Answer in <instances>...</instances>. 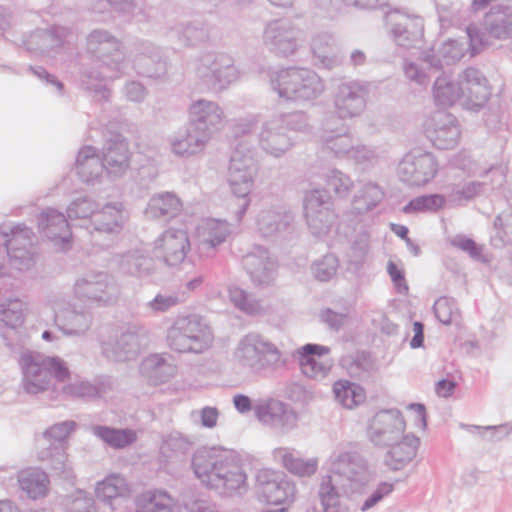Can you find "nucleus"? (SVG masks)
Wrapping results in <instances>:
<instances>
[{"instance_id":"nucleus-1","label":"nucleus","mask_w":512,"mask_h":512,"mask_svg":"<svg viewBox=\"0 0 512 512\" xmlns=\"http://www.w3.org/2000/svg\"><path fill=\"white\" fill-rule=\"evenodd\" d=\"M25 389L29 393H38L49 387L52 381L66 382L70 372L65 363L55 357H47L36 363L29 361L24 368Z\"/></svg>"},{"instance_id":"nucleus-30","label":"nucleus","mask_w":512,"mask_h":512,"mask_svg":"<svg viewBox=\"0 0 512 512\" xmlns=\"http://www.w3.org/2000/svg\"><path fill=\"white\" fill-rule=\"evenodd\" d=\"M336 272V267L334 263L326 264L325 262L319 263L316 266V277L321 280L325 281L328 278H330L332 275H334Z\"/></svg>"},{"instance_id":"nucleus-23","label":"nucleus","mask_w":512,"mask_h":512,"mask_svg":"<svg viewBox=\"0 0 512 512\" xmlns=\"http://www.w3.org/2000/svg\"><path fill=\"white\" fill-rule=\"evenodd\" d=\"M387 271L392 281L399 288L400 291H406L408 289L405 282L403 271L397 266L396 263H394L393 261H389L387 265Z\"/></svg>"},{"instance_id":"nucleus-2","label":"nucleus","mask_w":512,"mask_h":512,"mask_svg":"<svg viewBox=\"0 0 512 512\" xmlns=\"http://www.w3.org/2000/svg\"><path fill=\"white\" fill-rule=\"evenodd\" d=\"M179 335L174 340V348L179 352H202L212 342L208 327L196 317L179 319L176 323Z\"/></svg>"},{"instance_id":"nucleus-8","label":"nucleus","mask_w":512,"mask_h":512,"mask_svg":"<svg viewBox=\"0 0 512 512\" xmlns=\"http://www.w3.org/2000/svg\"><path fill=\"white\" fill-rule=\"evenodd\" d=\"M374 435H401L405 430V422L399 411L382 410L376 413L370 423Z\"/></svg>"},{"instance_id":"nucleus-29","label":"nucleus","mask_w":512,"mask_h":512,"mask_svg":"<svg viewBox=\"0 0 512 512\" xmlns=\"http://www.w3.org/2000/svg\"><path fill=\"white\" fill-rule=\"evenodd\" d=\"M219 412L214 407H205L201 411L202 424L206 427L212 428L216 426Z\"/></svg>"},{"instance_id":"nucleus-12","label":"nucleus","mask_w":512,"mask_h":512,"mask_svg":"<svg viewBox=\"0 0 512 512\" xmlns=\"http://www.w3.org/2000/svg\"><path fill=\"white\" fill-rule=\"evenodd\" d=\"M275 457L280 459L283 465L292 473L299 476H310L317 469V461L314 459H303L295 456L286 448L275 450Z\"/></svg>"},{"instance_id":"nucleus-22","label":"nucleus","mask_w":512,"mask_h":512,"mask_svg":"<svg viewBox=\"0 0 512 512\" xmlns=\"http://www.w3.org/2000/svg\"><path fill=\"white\" fill-rule=\"evenodd\" d=\"M409 420L414 426L423 428L426 425V410L422 404H411L408 407Z\"/></svg>"},{"instance_id":"nucleus-19","label":"nucleus","mask_w":512,"mask_h":512,"mask_svg":"<svg viewBox=\"0 0 512 512\" xmlns=\"http://www.w3.org/2000/svg\"><path fill=\"white\" fill-rule=\"evenodd\" d=\"M335 470L340 474H345L348 478H353L355 474L362 468H364L361 461L350 453L341 454L335 461Z\"/></svg>"},{"instance_id":"nucleus-35","label":"nucleus","mask_w":512,"mask_h":512,"mask_svg":"<svg viewBox=\"0 0 512 512\" xmlns=\"http://www.w3.org/2000/svg\"><path fill=\"white\" fill-rule=\"evenodd\" d=\"M54 223H57L63 228H68V222L62 214H55L51 216Z\"/></svg>"},{"instance_id":"nucleus-14","label":"nucleus","mask_w":512,"mask_h":512,"mask_svg":"<svg viewBox=\"0 0 512 512\" xmlns=\"http://www.w3.org/2000/svg\"><path fill=\"white\" fill-rule=\"evenodd\" d=\"M181 203L179 199L172 194H163L152 198L149 203V212L157 217L170 215L173 216L180 211Z\"/></svg>"},{"instance_id":"nucleus-37","label":"nucleus","mask_w":512,"mask_h":512,"mask_svg":"<svg viewBox=\"0 0 512 512\" xmlns=\"http://www.w3.org/2000/svg\"><path fill=\"white\" fill-rule=\"evenodd\" d=\"M236 477V481L238 482V485L236 487H239L240 484H243L245 482L246 476L241 472H235L233 474Z\"/></svg>"},{"instance_id":"nucleus-24","label":"nucleus","mask_w":512,"mask_h":512,"mask_svg":"<svg viewBox=\"0 0 512 512\" xmlns=\"http://www.w3.org/2000/svg\"><path fill=\"white\" fill-rule=\"evenodd\" d=\"M436 317L444 324L452 322V313L448 302L444 299L437 300L434 305Z\"/></svg>"},{"instance_id":"nucleus-41","label":"nucleus","mask_w":512,"mask_h":512,"mask_svg":"<svg viewBox=\"0 0 512 512\" xmlns=\"http://www.w3.org/2000/svg\"><path fill=\"white\" fill-rule=\"evenodd\" d=\"M335 496H336V494L334 493L333 490H332L331 493L330 492L328 493V497H329L330 500H335Z\"/></svg>"},{"instance_id":"nucleus-26","label":"nucleus","mask_w":512,"mask_h":512,"mask_svg":"<svg viewBox=\"0 0 512 512\" xmlns=\"http://www.w3.org/2000/svg\"><path fill=\"white\" fill-rule=\"evenodd\" d=\"M178 300L174 297H165L162 295H158L154 298L153 301L150 302V306L155 311L164 312L176 305Z\"/></svg>"},{"instance_id":"nucleus-38","label":"nucleus","mask_w":512,"mask_h":512,"mask_svg":"<svg viewBox=\"0 0 512 512\" xmlns=\"http://www.w3.org/2000/svg\"><path fill=\"white\" fill-rule=\"evenodd\" d=\"M62 429H65V430L72 429V426L70 424L64 423L59 426L53 427L51 431L56 433V430H62Z\"/></svg>"},{"instance_id":"nucleus-32","label":"nucleus","mask_w":512,"mask_h":512,"mask_svg":"<svg viewBox=\"0 0 512 512\" xmlns=\"http://www.w3.org/2000/svg\"><path fill=\"white\" fill-rule=\"evenodd\" d=\"M413 331L415 333L411 340V346L413 348L420 347L423 343V325L419 322H415L413 325Z\"/></svg>"},{"instance_id":"nucleus-11","label":"nucleus","mask_w":512,"mask_h":512,"mask_svg":"<svg viewBox=\"0 0 512 512\" xmlns=\"http://www.w3.org/2000/svg\"><path fill=\"white\" fill-rule=\"evenodd\" d=\"M418 439L406 437L394 444L388 453L387 464L394 470L402 468L416 455Z\"/></svg>"},{"instance_id":"nucleus-46","label":"nucleus","mask_w":512,"mask_h":512,"mask_svg":"<svg viewBox=\"0 0 512 512\" xmlns=\"http://www.w3.org/2000/svg\"><path fill=\"white\" fill-rule=\"evenodd\" d=\"M204 512H215V511H213L211 509H206Z\"/></svg>"},{"instance_id":"nucleus-36","label":"nucleus","mask_w":512,"mask_h":512,"mask_svg":"<svg viewBox=\"0 0 512 512\" xmlns=\"http://www.w3.org/2000/svg\"><path fill=\"white\" fill-rule=\"evenodd\" d=\"M0 512H18V511L10 502L0 501Z\"/></svg>"},{"instance_id":"nucleus-15","label":"nucleus","mask_w":512,"mask_h":512,"mask_svg":"<svg viewBox=\"0 0 512 512\" xmlns=\"http://www.w3.org/2000/svg\"><path fill=\"white\" fill-rule=\"evenodd\" d=\"M106 167L114 173L127 169L129 163L128 149L125 144L119 143L108 148L104 155Z\"/></svg>"},{"instance_id":"nucleus-3","label":"nucleus","mask_w":512,"mask_h":512,"mask_svg":"<svg viewBox=\"0 0 512 512\" xmlns=\"http://www.w3.org/2000/svg\"><path fill=\"white\" fill-rule=\"evenodd\" d=\"M155 250L168 265H178L190 250L188 235L182 230L165 231L157 241Z\"/></svg>"},{"instance_id":"nucleus-43","label":"nucleus","mask_w":512,"mask_h":512,"mask_svg":"<svg viewBox=\"0 0 512 512\" xmlns=\"http://www.w3.org/2000/svg\"><path fill=\"white\" fill-rule=\"evenodd\" d=\"M19 238H20V234H16V233H15V234L13 235V240H14V241H16V242H17V241L19 240Z\"/></svg>"},{"instance_id":"nucleus-48","label":"nucleus","mask_w":512,"mask_h":512,"mask_svg":"<svg viewBox=\"0 0 512 512\" xmlns=\"http://www.w3.org/2000/svg\"><path fill=\"white\" fill-rule=\"evenodd\" d=\"M241 308L247 310V307L245 305H241Z\"/></svg>"},{"instance_id":"nucleus-25","label":"nucleus","mask_w":512,"mask_h":512,"mask_svg":"<svg viewBox=\"0 0 512 512\" xmlns=\"http://www.w3.org/2000/svg\"><path fill=\"white\" fill-rule=\"evenodd\" d=\"M393 490V485L389 483H382L379 485L373 495L364 503L363 510L371 508L384 496L390 494Z\"/></svg>"},{"instance_id":"nucleus-45","label":"nucleus","mask_w":512,"mask_h":512,"mask_svg":"<svg viewBox=\"0 0 512 512\" xmlns=\"http://www.w3.org/2000/svg\"><path fill=\"white\" fill-rule=\"evenodd\" d=\"M111 488L110 484H104V490L107 491Z\"/></svg>"},{"instance_id":"nucleus-28","label":"nucleus","mask_w":512,"mask_h":512,"mask_svg":"<svg viewBox=\"0 0 512 512\" xmlns=\"http://www.w3.org/2000/svg\"><path fill=\"white\" fill-rule=\"evenodd\" d=\"M215 108L214 105L208 102L199 101L194 104L191 108V114L197 118L199 121H204L207 119L208 113Z\"/></svg>"},{"instance_id":"nucleus-27","label":"nucleus","mask_w":512,"mask_h":512,"mask_svg":"<svg viewBox=\"0 0 512 512\" xmlns=\"http://www.w3.org/2000/svg\"><path fill=\"white\" fill-rule=\"evenodd\" d=\"M453 245L468 252L469 254L476 256L480 253L477 244L469 238L457 237L453 240Z\"/></svg>"},{"instance_id":"nucleus-13","label":"nucleus","mask_w":512,"mask_h":512,"mask_svg":"<svg viewBox=\"0 0 512 512\" xmlns=\"http://www.w3.org/2000/svg\"><path fill=\"white\" fill-rule=\"evenodd\" d=\"M95 433L107 444L115 448H123L136 440V433L132 430L98 427Z\"/></svg>"},{"instance_id":"nucleus-21","label":"nucleus","mask_w":512,"mask_h":512,"mask_svg":"<svg viewBox=\"0 0 512 512\" xmlns=\"http://www.w3.org/2000/svg\"><path fill=\"white\" fill-rule=\"evenodd\" d=\"M172 499L166 493H155L144 505L145 512H171Z\"/></svg>"},{"instance_id":"nucleus-7","label":"nucleus","mask_w":512,"mask_h":512,"mask_svg":"<svg viewBox=\"0 0 512 512\" xmlns=\"http://www.w3.org/2000/svg\"><path fill=\"white\" fill-rule=\"evenodd\" d=\"M405 174H411L415 185H424L434 178L437 172L436 162L430 154H423L415 159L407 158L402 162Z\"/></svg>"},{"instance_id":"nucleus-4","label":"nucleus","mask_w":512,"mask_h":512,"mask_svg":"<svg viewBox=\"0 0 512 512\" xmlns=\"http://www.w3.org/2000/svg\"><path fill=\"white\" fill-rule=\"evenodd\" d=\"M330 349L325 346L307 344L299 351L301 371L308 377H323L332 367Z\"/></svg>"},{"instance_id":"nucleus-5","label":"nucleus","mask_w":512,"mask_h":512,"mask_svg":"<svg viewBox=\"0 0 512 512\" xmlns=\"http://www.w3.org/2000/svg\"><path fill=\"white\" fill-rule=\"evenodd\" d=\"M255 412L261 422L275 425L286 430L294 428L298 421L296 411L275 399H269L259 404Z\"/></svg>"},{"instance_id":"nucleus-44","label":"nucleus","mask_w":512,"mask_h":512,"mask_svg":"<svg viewBox=\"0 0 512 512\" xmlns=\"http://www.w3.org/2000/svg\"><path fill=\"white\" fill-rule=\"evenodd\" d=\"M230 481H231V479L227 478V479H226V484H227L229 487H231V488L235 487L234 485L229 484V482H230Z\"/></svg>"},{"instance_id":"nucleus-17","label":"nucleus","mask_w":512,"mask_h":512,"mask_svg":"<svg viewBox=\"0 0 512 512\" xmlns=\"http://www.w3.org/2000/svg\"><path fill=\"white\" fill-rule=\"evenodd\" d=\"M445 198L441 195L434 194L428 196L418 197L411 200L404 208L405 213L422 212V211H436L443 207Z\"/></svg>"},{"instance_id":"nucleus-9","label":"nucleus","mask_w":512,"mask_h":512,"mask_svg":"<svg viewBox=\"0 0 512 512\" xmlns=\"http://www.w3.org/2000/svg\"><path fill=\"white\" fill-rule=\"evenodd\" d=\"M336 401L346 409H354L366 401V392L359 384L338 380L333 385Z\"/></svg>"},{"instance_id":"nucleus-47","label":"nucleus","mask_w":512,"mask_h":512,"mask_svg":"<svg viewBox=\"0 0 512 512\" xmlns=\"http://www.w3.org/2000/svg\"><path fill=\"white\" fill-rule=\"evenodd\" d=\"M175 151H176L177 153H181V151H180L179 149H177V147H176V146H175Z\"/></svg>"},{"instance_id":"nucleus-34","label":"nucleus","mask_w":512,"mask_h":512,"mask_svg":"<svg viewBox=\"0 0 512 512\" xmlns=\"http://www.w3.org/2000/svg\"><path fill=\"white\" fill-rule=\"evenodd\" d=\"M391 230L400 238L407 240L408 239V228L404 225L399 224H391Z\"/></svg>"},{"instance_id":"nucleus-20","label":"nucleus","mask_w":512,"mask_h":512,"mask_svg":"<svg viewBox=\"0 0 512 512\" xmlns=\"http://www.w3.org/2000/svg\"><path fill=\"white\" fill-rule=\"evenodd\" d=\"M262 495L269 504L279 505L287 498V491L277 482H269L262 488Z\"/></svg>"},{"instance_id":"nucleus-16","label":"nucleus","mask_w":512,"mask_h":512,"mask_svg":"<svg viewBox=\"0 0 512 512\" xmlns=\"http://www.w3.org/2000/svg\"><path fill=\"white\" fill-rule=\"evenodd\" d=\"M198 232L206 245L214 247L224 241L227 228L223 222L208 220L199 228Z\"/></svg>"},{"instance_id":"nucleus-42","label":"nucleus","mask_w":512,"mask_h":512,"mask_svg":"<svg viewBox=\"0 0 512 512\" xmlns=\"http://www.w3.org/2000/svg\"><path fill=\"white\" fill-rule=\"evenodd\" d=\"M326 512H339V509L332 507L331 510H329L328 508H326Z\"/></svg>"},{"instance_id":"nucleus-6","label":"nucleus","mask_w":512,"mask_h":512,"mask_svg":"<svg viewBox=\"0 0 512 512\" xmlns=\"http://www.w3.org/2000/svg\"><path fill=\"white\" fill-rule=\"evenodd\" d=\"M237 357L251 366L268 367L281 360L279 350L271 343L257 341L254 344L244 343L238 349Z\"/></svg>"},{"instance_id":"nucleus-39","label":"nucleus","mask_w":512,"mask_h":512,"mask_svg":"<svg viewBox=\"0 0 512 512\" xmlns=\"http://www.w3.org/2000/svg\"><path fill=\"white\" fill-rule=\"evenodd\" d=\"M490 0H474V6L477 8L484 7Z\"/></svg>"},{"instance_id":"nucleus-18","label":"nucleus","mask_w":512,"mask_h":512,"mask_svg":"<svg viewBox=\"0 0 512 512\" xmlns=\"http://www.w3.org/2000/svg\"><path fill=\"white\" fill-rule=\"evenodd\" d=\"M215 451H202L197 453L193 458V466L195 473L199 478L210 476L216 470V463L214 462Z\"/></svg>"},{"instance_id":"nucleus-10","label":"nucleus","mask_w":512,"mask_h":512,"mask_svg":"<svg viewBox=\"0 0 512 512\" xmlns=\"http://www.w3.org/2000/svg\"><path fill=\"white\" fill-rule=\"evenodd\" d=\"M19 484L30 498L36 499L47 494L49 479L44 472L30 468L20 472Z\"/></svg>"},{"instance_id":"nucleus-40","label":"nucleus","mask_w":512,"mask_h":512,"mask_svg":"<svg viewBox=\"0 0 512 512\" xmlns=\"http://www.w3.org/2000/svg\"><path fill=\"white\" fill-rule=\"evenodd\" d=\"M42 337L45 339V340H51V334L47 331H45L42 335Z\"/></svg>"},{"instance_id":"nucleus-31","label":"nucleus","mask_w":512,"mask_h":512,"mask_svg":"<svg viewBox=\"0 0 512 512\" xmlns=\"http://www.w3.org/2000/svg\"><path fill=\"white\" fill-rule=\"evenodd\" d=\"M455 388V384L449 380H441L436 384V393L440 397L450 396Z\"/></svg>"},{"instance_id":"nucleus-33","label":"nucleus","mask_w":512,"mask_h":512,"mask_svg":"<svg viewBox=\"0 0 512 512\" xmlns=\"http://www.w3.org/2000/svg\"><path fill=\"white\" fill-rule=\"evenodd\" d=\"M234 405L240 412L249 411L251 408L250 399L244 395H237L234 397Z\"/></svg>"}]
</instances>
